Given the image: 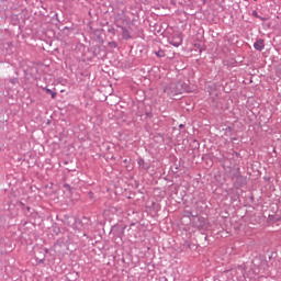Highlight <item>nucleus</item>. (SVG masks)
<instances>
[{
	"label": "nucleus",
	"instance_id": "17",
	"mask_svg": "<svg viewBox=\"0 0 281 281\" xmlns=\"http://www.w3.org/2000/svg\"><path fill=\"white\" fill-rule=\"evenodd\" d=\"M108 46L111 47V49H115V48H117V42H115V41L109 42Z\"/></svg>",
	"mask_w": 281,
	"mask_h": 281
},
{
	"label": "nucleus",
	"instance_id": "13",
	"mask_svg": "<svg viewBox=\"0 0 281 281\" xmlns=\"http://www.w3.org/2000/svg\"><path fill=\"white\" fill-rule=\"evenodd\" d=\"M251 15L255 16V19H259V21H269V18L260 16L256 10L252 11Z\"/></svg>",
	"mask_w": 281,
	"mask_h": 281
},
{
	"label": "nucleus",
	"instance_id": "21",
	"mask_svg": "<svg viewBox=\"0 0 281 281\" xmlns=\"http://www.w3.org/2000/svg\"><path fill=\"white\" fill-rule=\"evenodd\" d=\"M63 32H64V34H66V36H69V27L68 26H65L63 29Z\"/></svg>",
	"mask_w": 281,
	"mask_h": 281
},
{
	"label": "nucleus",
	"instance_id": "10",
	"mask_svg": "<svg viewBox=\"0 0 281 281\" xmlns=\"http://www.w3.org/2000/svg\"><path fill=\"white\" fill-rule=\"evenodd\" d=\"M43 91H45V93H46L47 95H50V98H52L53 100H56V95H58V92H56V91H54V90H52V89H49V88H43Z\"/></svg>",
	"mask_w": 281,
	"mask_h": 281
},
{
	"label": "nucleus",
	"instance_id": "9",
	"mask_svg": "<svg viewBox=\"0 0 281 281\" xmlns=\"http://www.w3.org/2000/svg\"><path fill=\"white\" fill-rule=\"evenodd\" d=\"M128 27L130 32H132L133 38H137V36H139V26L135 24H130Z\"/></svg>",
	"mask_w": 281,
	"mask_h": 281
},
{
	"label": "nucleus",
	"instance_id": "31",
	"mask_svg": "<svg viewBox=\"0 0 281 281\" xmlns=\"http://www.w3.org/2000/svg\"><path fill=\"white\" fill-rule=\"evenodd\" d=\"M191 247H193L192 249H196V245H194L193 243H191Z\"/></svg>",
	"mask_w": 281,
	"mask_h": 281
},
{
	"label": "nucleus",
	"instance_id": "33",
	"mask_svg": "<svg viewBox=\"0 0 281 281\" xmlns=\"http://www.w3.org/2000/svg\"><path fill=\"white\" fill-rule=\"evenodd\" d=\"M45 281H52V279H50V278H47V279H45Z\"/></svg>",
	"mask_w": 281,
	"mask_h": 281
},
{
	"label": "nucleus",
	"instance_id": "22",
	"mask_svg": "<svg viewBox=\"0 0 281 281\" xmlns=\"http://www.w3.org/2000/svg\"><path fill=\"white\" fill-rule=\"evenodd\" d=\"M53 232L58 236V234H60V227H54Z\"/></svg>",
	"mask_w": 281,
	"mask_h": 281
},
{
	"label": "nucleus",
	"instance_id": "35",
	"mask_svg": "<svg viewBox=\"0 0 281 281\" xmlns=\"http://www.w3.org/2000/svg\"><path fill=\"white\" fill-rule=\"evenodd\" d=\"M95 52H98V48L94 49V54H95Z\"/></svg>",
	"mask_w": 281,
	"mask_h": 281
},
{
	"label": "nucleus",
	"instance_id": "19",
	"mask_svg": "<svg viewBox=\"0 0 281 281\" xmlns=\"http://www.w3.org/2000/svg\"><path fill=\"white\" fill-rule=\"evenodd\" d=\"M192 146H193L194 148H199V146H201V144L199 143V140L193 139V140H192Z\"/></svg>",
	"mask_w": 281,
	"mask_h": 281
},
{
	"label": "nucleus",
	"instance_id": "15",
	"mask_svg": "<svg viewBox=\"0 0 281 281\" xmlns=\"http://www.w3.org/2000/svg\"><path fill=\"white\" fill-rule=\"evenodd\" d=\"M183 248L184 249H190L192 251V241L190 240H186L184 244H183Z\"/></svg>",
	"mask_w": 281,
	"mask_h": 281
},
{
	"label": "nucleus",
	"instance_id": "34",
	"mask_svg": "<svg viewBox=\"0 0 281 281\" xmlns=\"http://www.w3.org/2000/svg\"><path fill=\"white\" fill-rule=\"evenodd\" d=\"M82 236H87V233H83Z\"/></svg>",
	"mask_w": 281,
	"mask_h": 281
},
{
	"label": "nucleus",
	"instance_id": "16",
	"mask_svg": "<svg viewBox=\"0 0 281 281\" xmlns=\"http://www.w3.org/2000/svg\"><path fill=\"white\" fill-rule=\"evenodd\" d=\"M153 111H148L146 110L145 111V120H153Z\"/></svg>",
	"mask_w": 281,
	"mask_h": 281
},
{
	"label": "nucleus",
	"instance_id": "11",
	"mask_svg": "<svg viewBox=\"0 0 281 281\" xmlns=\"http://www.w3.org/2000/svg\"><path fill=\"white\" fill-rule=\"evenodd\" d=\"M153 54H155V56H157V58H166V50H164L162 48L154 49Z\"/></svg>",
	"mask_w": 281,
	"mask_h": 281
},
{
	"label": "nucleus",
	"instance_id": "14",
	"mask_svg": "<svg viewBox=\"0 0 281 281\" xmlns=\"http://www.w3.org/2000/svg\"><path fill=\"white\" fill-rule=\"evenodd\" d=\"M194 47H196V49H199L200 54H203V52H205V45H203L201 43H195Z\"/></svg>",
	"mask_w": 281,
	"mask_h": 281
},
{
	"label": "nucleus",
	"instance_id": "26",
	"mask_svg": "<svg viewBox=\"0 0 281 281\" xmlns=\"http://www.w3.org/2000/svg\"><path fill=\"white\" fill-rule=\"evenodd\" d=\"M40 265H45V258H43V259H40Z\"/></svg>",
	"mask_w": 281,
	"mask_h": 281
},
{
	"label": "nucleus",
	"instance_id": "29",
	"mask_svg": "<svg viewBox=\"0 0 281 281\" xmlns=\"http://www.w3.org/2000/svg\"><path fill=\"white\" fill-rule=\"evenodd\" d=\"M130 161H131V160H128V159H124V160H123V164H130Z\"/></svg>",
	"mask_w": 281,
	"mask_h": 281
},
{
	"label": "nucleus",
	"instance_id": "25",
	"mask_svg": "<svg viewBox=\"0 0 281 281\" xmlns=\"http://www.w3.org/2000/svg\"><path fill=\"white\" fill-rule=\"evenodd\" d=\"M25 210H26V212H29V214H30V213H32V207L26 206V209H25Z\"/></svg>",
	"mask_w": 281,
	"mask_h": 281
},
{
	"label": "nucleus",
	"instance_id": "24",
	"mask_svg": "<svg viewBox=\"0 0 281 281\" xmlns=\"http://www.w3.org/2000/svg\"><path fill=\"white\" fill-rule=\"evenodd\" d=\"M20 205H21V207H22L23 211H25V209L27 207V206L25 205V203H23V202H20Z\"/></svg>",
	"mask_w": 281,
	"mask_h": 281
},
{
	"label": "nucleus",
	"instance_id": "6",
	"mask_svg": "<svg viewBox=\"0 0 281 281\" xmlns=\"http://www.w3.org/2000/svg\"><path fill=\"white\" fill-rule=\"evenodd\" d=\"M117 27H120V30H122V38L123 41H131V38H133V35L131 34V31H128V29H126V26H122V25H116Z\"/></svg>",
	"mask_w": 281,
	"mask_h": 281
},
{
	"label": "nucleus",
	"instance_id": "30",
	"mask_svg": "<svg viewBox=\"0 0 281 281\" xmlns=\"http://www.w3.org/2000/svg\"><path fill=\"white\" fill-rule=\"evenodd\" d=\"M179 128H186V125L184 124H180Z\"/></svg>",
	"mask_w": 281,
	"mask_h": 281
},
{
	"label": "nucleus",
	"instance_id": "27",
	"mask_svg": "<svg viewBox=\"0 0 281 281\" xmlns=\"http://www.w3.org/2000/svg\"><path fill=\"white\" fill-rule=\"evenodd\" d=\"M89 196H90V199H93V192L92 191L89 192Z\"/></svg>",
	"mask_w": 281,
	"mask_h": 281
},
{
	"label": "nucleus",
	"instance_id": "1",
	"mask_svg": "<svg viewBox=\"0 0 281 281\" xmlns=\"http://www.w3.org/2000/svg\"><path fill=\"white\" fill-rule=\"evenodd\" d=\"M190 91H191L190 85L183 81L172 82L164 88V92L171 97L179 95L181 93H190Z\"/></svg>",
	"mask_w": 281,
	"mask_h": 281
},
{
	"label": "nucleus",
	"instance_id": "4",
	"mask_svg": "<svg viewBox=\"0 0 281 281\" xmlns=\"http://www.w3.org/2000/svg\"><path fill=\"white\" fill-rule=\"evenodd\" d=\"M168 43L173 45V47H179L183 43V34L175 33L172 36L168 37Z\"/></svg>",
	"mask_w": 281,
	"mask_h": 281
},
{
	"label": "nucleus",
	"instance_id": "36",
	"mask_svg": "<svg viewBox=\"0 0 281 281\" xmlns=\"http://www.w3.org/2000/svg\"><path fill=\"white\" fill-rule=\"evenodd\" d=\"M46 254L49 251L48 249H45Z\"/></svg>",
	"mask_w": 281,
	"mask_h": 281
},
{
	"label": "nucleus",
	"instance_id": "2",
	"mask_svg": "<svg viewBox=\"0 0 281 281\" xmlns=\"http://www.w3.org/2000/svg\"><path fill=\"white\" fill-rule=\"evenodd\" d=\"M229 176L236 190H240V188H245L247 184V177L240 175V168L237 167L231 170Z\"/></svg>",
	"mask_w": 281,
	"mask_h": 281
},
{
	"label": "nucleus",
	"instance_id": "28",
	"mask_svg": "<svg viewBox=\"0 0 281 281\" xmlns=\"http://www.w3.org/2000/svg\"><path fill=\"white\" fill-rule=\"evenodd\" d=\"M235 156L240 157V153L234 151Z\"/></svg>",
	"mask_w": 281,
	"mask_h": 281
},
{
	"label": "nucleus",
	"instance_id": "7",
	"mask_svg": "<svg viewBox=\"0 0 281 281\" xmlns=\"http://www.w3.org/2000/svg\"><path fill=\"white\" fill-rule=\"evenodd\" d=\"M224 131V135H226V137H231L233 140L236 139V130H234V127L227 126Z\"/></svg>",
	"mask_w": 281,
	"mask_h": 281
},
{
	"label": "nucleus",
	"instance_id": "23",
	"mask_svg": "<svg viewBox=\"0 0 281 281\" xmlns=\"http://www.w3.org/2000/svg\"><path fill=\"white\" fill-rule=\"evenodd\" d=\"M64 188H65L66 190H68L69 192H71V186H70V184L64 183Z\"/></svg>",
	"mask_w": 281,
	"mask_h": 281
},
{
	"label": "nucleus",
	"instance_id": "5",
	"mask_svg": "<svg viewBox=\"0 0 281 281\" xmlns=\"http://www.w3.org/2000/svg\"><path fill=\"white\" fill-rule=\"evenodd\" d=\"M126 231V225L123 224H115L111 228V233L113 236H116V238H122L124 236V232Z\"/></svg>",
	"mask_w": 281,
	"mask_h": 281
},
{
	"label": "nucleus",
	"instance_id": "32",
	"mask_svg": "<svg viewBox=\"0 0 281 281\" xmlns=\"http://www.w3.org/2000/svg\"><path fill=\"white\" fill-rule=\"evenodd\" d=\"M271 178H265L266 181H270Z\"/></svg>",
	"mask_w": 281,
	"mask_h": 281
},
{
	"label": "nucleus",
	"instance_id": "20",
	"mask_svg": "<svg viewBox=\"0 0 281 281\" xmlns=\"http://www.w3.org/2000/svg\"><path fill=\"white\" fill-rule=\"evenodd\" d=\"M108 32H109V34H113V36H115V27L110 26V27L108 29Z\"/></svg>",
	"mask_w": 281,
	"mask_h": 281
},
{
	"label": "nucleus",
	"instance_id": "3",
	"mask_svg": "<svg viewBox=\"0 0 281 281\" xmlns=\"http://www.w3.org/2000/svg\"><path fill=\"white\" fill-rule=\"evenodd\" d=\"M188 214L192 216L194 227H198V229H205L207 227V220L205 217L192 215V212H188Z\"/></svg>",
	"mask_w": 281,
	"mask_h": 281
},
{
	"label": "nucleus",
	"instance_id": "18",
	"mask_svg": "<svg viewBox=\"0 0 281 281\" xmlns=\"http://www.w3.org/2000/svg\"><path fill=\"white\" fill-rule=\"evenodd\" d=\"M91 32L98 36V34H100V32H102L100 29H93V27H90Z\"/></svg>",
	"mask_w": 281,
	"mask_h": 281
},
{
	"label": "nucleus",
	"instance_id": "12",
	"mask_svg": "<svg viewBox=\"0 0 281 281\" xmlns=\"http://www.w3.org/2000/svg\"><path fill=\"white\" fill-rule=\"evenodd\" d=\"M138 166H140V168H144V170H148L149 166L146 165V161L144 160V158H138L137 160Z\"/></svg>",
	"mask_w": 281,
	"mask_h": 281
},
{
	"label": "nucleus",
	"instance_id": "8",
	"mask_svg": "<svg viewBox=\"0 0 281 281\" xmlns=\"http://www.w3.org/2000/svg\"><path fill=\"white\" fill-rule=\"evenodd\" d=\"M254 48H255L257 52H262V49H265V40L258 38V40L254 43Z\"/></svg>",
	"mask_w": 281,
	"mask_h": 281
},
{
	"label": "nucleus",
	"instance_id": "37",
	"mask_svg": "<svg viewBox=\"0 0 281 281\" xmlns=\"http://www.w3.org/2000/svg\"><path fill=\"white\" fill-rule=\"evenodd\" d=\"M254 1H258V0H254Z\"/></svg>",
	"mask_w": 281,
	"mask_h": 281
}]
</instances>
